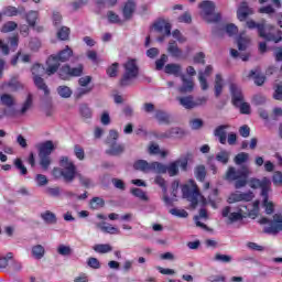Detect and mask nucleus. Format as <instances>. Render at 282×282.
I'll use <instances>...</instances> for the list:
<instances>
[{"label":"nucleus","mask_w":282,"mask_h":282,"mask_svg":"<svg viewBox=\"0 0 282 282\" xmlns=\"http://www.w3.org/2000/svg\"><path fill=\"white\" fill-rule=\"evenodd\" d=\"M133 12H135V3L132 1H128L123 7V17L126 21H129L131 17H133Z\"/></svg>","instance_id":"nucleus-32"},{"label":"nucleus","mask_w":282,"mask_h":282,"mask_svg":"<svg viewBox=\"0 0 282 282\" xmlns=\"http://www.w3.org/2000/svg\"><path fill=\"white\" fill-rule=\"evenodd\" d=\"M182 193L184 199H187V202H191V205L193 208L197 207V204H199V199H204V196H202V193H199V187H197V184H195V181H191L189 185H184L182 187Z\"/></svg>","instance_id":"nucleus-6"},{"label":"nucleus","mask_w":282,"mask_h":282,"mask_svg":"<svg viewBox=\"0 0 282 282\" xmlns=\"http://www.w3.org/2000/svg\"><path fill=\"white\" fill-rule=\"evenodd\" d=\"M57 252H58L62 257H69V254H72V247L65 246V245H59V246L57 247Z\"/></svg>","instance_id":"nucleus-52"},{"label":"nucleus","mask_w":282,"mask_h":282,"mask_svg":"<svg viewBox=\"0 0 282 282\" xmlns=\"http://www.w3.org/2000/svg\"><path fill=\"white\" fill-rule=\"evenodd\" d=\"M276 73H263V72H251L249 73V75L247 76L250 80H253L254 85H257V87H262L265 83V80H268L269 76H275Z\"/></svg>","instance_id":"nucleus-13"},{"label":"nucleus","mask_w":282,"mask_h":282,"mask_svg":"<svg viewBox=\"0 0 282 282\" xmlns=\"http://www.w3.org/2000/svg\"><path fill=\"white\" fill-rule=\"evenodd\" d=\"M34 105V99L32 98V94H29L25 100L21 104L20 108L17 109L12 116H26L28 111L32 109Z\"/></svg>","instance_id":"nucleus-14"},{"label":"nucleus","mask_w":282,"mask_h":282,"mask_svg":"<svg viewBox=\"0 0 282 282\" xmlns=\"http://www.w3.org/2000/svg\"><path fill=\"white\" fill-rule=\"evenodd\" d=\"M59 166L61 167L53 169V177L56 180L63 177L65 182H74L76 178V165L74 164V161L69 160V156H61Z\"/></svg>","instance_id":"nucleus-3"},{"label":"nucleus","mask_w":282,"mask_h":282,"mask_svg":"<svg viewBox=\"0 0 282 282\" xmlns=\"http://www.w3.org/2000/svg\"><path fill=\"white\" fill-rule=\"evenodd\" d=\"M208 282H226V275L224 274H209L207 276Z\"/></svg>","instance_id":"nucleus-59"},{"label":"nucleus","mask_w":282,"mask_h":282,"mask_svg":"<svg viewBox=\"0 0 282 282\" xmlns=\"http://www.w3.org/2000/svg\"><path fill=\"white\" fill-rule=\"evenodd\" d=\"M199 219H208V212L205 208H200L199 215L194 217V221L198 228H203V230H207L208 227L206 224L199 221Z\"/></svg>","instance_id":"nucleus-27"},{"label":"nucleus","mask_w":282,"mask_h":282,"mask_svg":"<svg viewBox=\"0 0 282 282\" xmlns=\"http://www.w3.org/2000/svg\"><path fill=\"white\" fill-rule=\"evenodd\" d=\"M26 22L29 23V25L31 28H34L36 25V21L39 19V11H30L29 13H26Z\"/></svg>","instance_id":"nucleus-44"},{"label":"nucleus","mask_w":282,"mask_h":282,"mask_svg":"<svg viewBox=\"0 0 282 282\" xmlns=\"http://www.w3.org/2000/svg\"><path fill=\"white\" fill-rule=\"evenodd\" d=\"M252 14H254V11L248 7V2H241L237 10V18L240 21H246V19Z\"/></svg>","instance_id":"nucleus-17"},{"label":"nucleus","mask_w":282,"mask_h":282,"mask_svg":"<svg viewBox=\"0 0 282 282\" xmlns=\"http://www.w3.org/2000/svg\"><path fill=\"white\" fill-rule=\"evenodd\" d=\"M217 162H220L221 164H228L230 160V152L223 150L216 155Z\"/></svg>","instance_id":"nucleus-47"},{"label":"nucleus","mask_w":282,"mask_h":282,"mask_svg":"<svg viewBox=\"0 0 282 282\" xmlns=\"http://www.w3.org/2000/svg\"><path fill=\"white\" fill-rule=\"evenodd\" d=\"M56 149L54 147V142L47 140L45 142L37 144L40 166H42L43 171H47L52 164V152Z\"/></svg>","instance_id":"nucleus-5"},{"label":"nucleus","mask_w":282,"mask_h":282,"mask_svg":"<svg viewBox=\"0 0 282 282\" xmlns=\"http://www.w3.org/2000/svg\"><path fill=\"white\" fill-rule=\"evenodd\" d=\"M273 84V99L274 100H280L282 101V74L281 73H275Z\"/></svg>","instance_id":"nucleus-15"},{"label":"nucleus","mask_w":282,"mask_h":282,"mask_svg":"<svg viewBox=\"0 0 282 282\" xmlns=\"http://www.w3.org/2000/svg\"><path fill=\"white\" fill-rule=\"evenodd\" d=\"M188 158L189 155L187 154L175 161L176 165L180 166L182 171H186L188 169Z\"/></svg>","instance_id":"nucleus-54"},{"label":"nucleus","mask_w":282,"mask_h":282,"mask_svg":"<svg viewBox=\"0 0 282 282\" xmlns=\"http://www.w3.org/2000/svg\"><path fill=\"white\" fill-rule=\"evenodd\" d=\"M93 250H95V252H98L99 254H107L108 252H111L113 248L111 247V245L105 243V245H95L93 247Z\"/></svg>","instance_id":"nucleus-38"},{"label":"nucleus","mask_w":282,"mask_h":282,"mask_svg":"<svg viewBox=\"0 0 282 282\" xmlns=\"http://www.w3.org/2000/svg\"><path fill=\"white\" fill-rule=\"evenodd\" d=\"M0 100L4 107H14V97L9 94H4L0 97Z\"/></svg>","instance_id":"nucleus-49"},{"label":"nucleus","mask_w":282,"mask_h":282,"mask_svg":"<svg viewBox=\"0 0 282 282\" xmlns=\"http://www.w3.org/2000/svg\"><path fill=\"white\" fill-rule=\"evenodd\" d=\"M61 59L56 55H51L46 59V72H58L61 67Z\"/></svg>","instance_id":"nucleus-22"},{"label":"nucleus","mask_w":282,"mask_h":282,"mask_svg":"<svg viewBox=\"0 0 282 282\" xmlns=\"http://www.w3.org/2000/svg\"><path fill=\"white\" fill-rule=\"evenodd\" d=\"M225 32H227L228 36H235L239 32V28L235 24H227L225 28Z\"/></svg>","instance_id":"nucleus-63"},{"label":"nucleus","mask_w":282,"mask_h":282,"mask_svg":"<svg viewBox=\"0 0 282 282\" xmlns=\"http://www.w3.org/2000/svg\"><path fill=\"white\" fill-rule=\"evenodd\" d=\"M229 128H230V124H220L215 128L214 135L215 138H218L220 144H226V140H227L226 131H228Z\"/></svg>","instance_id":"nucleus-19"},{"label":"nucleus","mask_w":282,"mask_h":282,"mask_svg":"<svg viewBox=\"0 0 282 282\" xmlns=\"http://www.w3.org/2000/svg\"><path fill=\"white\" fill-rule=\"evenodd\" d=\"M237 45L240 52L248 50V45H250V36L246 35V32L240 33L237 39Z\"/></svg>","instance_id":"nucleus-25"},{"label":"nucleus","mask_w":282,"mask_h":282,"mask_svg":"<svg viewBox=\"0 0 282 282\" xmlns=\"http://www.w3.org/2000/svg\"><path fill=\"white\" fill-rule=\"evenodd\" d=\"M224 89V79L221 78V75H216V82H215V96L216 98H219L221 96V91Z\"/></svg>","instance_id":"nucleus-40"},{"label":"nucleus","mask_w":282,"mask_h":282,"mask_svg":"<svg viewBox=\"0 0 282 282\" xmlns=\"http://www.w3.org/2000/svg\"><path fill=\"white\" fill-rule=\"evenodd\" d=\"M250 207L246 205H240L238 212H231V207L227 206L223 209L221 215L226 217L229 224H235V221H241L243 217H257L259 215V200L253 202Z\"/></svg>","instance_id":"nucleus-2"},{"label":"nucleus","mask_w":282,"mask_h":282,"mask_svg":"<svg viewBox=\"0 0 282 282\" xmlns=\"http://www.w3.org/2000/svg\"><path fill=\"white\" fill-rule=\"evenodd\" d=\"M249 186L253 189H261L262 206L265 208L267 215H272V213H274V203L269 202V195L272 192V181L265 176L262 177V180L250 178Z\"/></svg>","instance_id":"nucleus-1"},{"label":"nucleus","mask_w":282,"mask_h":282,"mask_svg":"<svg viewBox=\"0 0 282 282\" xmlns=\"http://www.w3.org/2000/svg\"><path fill=\"white\" fill-rule=\"evenodd\" d=\"M170 213L174 217H181L182 219H186V217H188V212L184 209L172 208Z\"/></svg>","instance_id":"nucleus-55"},{"label":"nucleus","mask_w":282,"mask_h":282,"mask_svg":"<svg viewBox=\"0 0 282 282\" xmlns=\"http://www.w3.org/2000/svg\"><path fill=\"white\" fill-rule=\"evenodd\" d=\"M162 166H163V171L158 172V175L169 173L170 177H175V175L180 174V166L177 165V163L175 161L170 163L169 166H166L162 163Z\"/></svg>","instance_id":"nucleus-21"},{"label":"nucleus","mask_w":282,"mask_h":282,"mask_svg":"<svg viewBox=\"0 0 282 282\" xmlns=\"http://www.w3.org/2000/svg\"><path fill=\"white\" fill-rule=\"evenodd\" d=\"M264 24H265L264 21H262L261 23H257L253 20L247 21V28H249V30H254L257 28L259 36H263V25Z\"/></svg>","instance_id":"nucleus-36"},{"label":"nucleus","mask_w":282,"mask_h":282,"mask_svg":"<svg viewBox=\"0 0 282 282\" xmlns=\"http://www.w3.org/2000/svg\"><path fill=\"white\" fill-rule=\"evenodd\" d=\"M184 130L182 128H171L165 132H160L158 138L160 140L171 139V138H183Z\"/></svg>","instance_id":"nucleus-16"},{"label":"nucleus","mask_w":282,"mask_h":282,"mask_svg":"<svg viewBox=\"0 0 282 282\" xmlns=\"http://www.w3.org/2000/svg\"><path fill=\"white\" fill-rule=\"evenodd\" d=\"M206 78H208V73H200L198 76V80L200 83V87L203 91H206L208 89V82H206Z\"/></svg>","instance_id":"nucleus-56"},{"label":"nucleus","mask_w":282,"mask_h":282,"mask_svg":"<svg viewBox=\"0 0 282 282\" xmlns=\"http://www.w3.org/2000/svg\"><path fill=\"white\" fill-rule=\"evenodd\" d=\"M35 182H36L37 186H47V184H48L47 176H45L43 174H36Z\"/></svg>","instance_id":"nucleus-61"},{"label":"nucleus","mask_w":282,"mask_h":282,"mask_svg":"<svg viewBox=\"0 0 282 282\" xmlns=\"http://www.w3.org/2000/svg\"><path fill=\"white\" fill-rule=\"evenodd\" d=\"M200 8V17L207 23H215L219 21V14L215 13V2L213 1H204L203 3L199 4Z\"/></svg>","instance_id":"nucleus-10"},{"label":"nucleus","mask_w":282,"mask_h":282,"mask_svg":"<svg viewBox=\"0 0 282 282\" xmlns=\"http://www.w3.org/2000/svg\"><path fill=\"white\" fill-rule=\"evenodd\" d=\"M14 166L18 169V171H20V175H28V167H25L21 159H17L14 161Z\"/></svg>","instance_id":"nucleus-53"},{"label":"nucleus","mask_w":282,"mask_h":282,"mask_svg":"<svg viewBox=\"0 0 282 282\" xmlns=\"http://www.w3.org/2000/svg\"><path fill=\"white\" fill-rule=\"evenodd\" d=\"M93 90H94V87L80 86L79 88H77L75 90L76 100H80V98H83V96H87V94H91Z\"/></svg>","instance_id":"nucleus-33"},{"label":"nucleus","mask_w":282,"mask_h":282,"mask_svg":"<svg viewBox=\"0 0 282 282\" xmlns=\"http://www.w3.org/2000/svg\"><path fill=\"white\" fill-rule=\"evenodd\" d=\"M102 206H105V200L100 197H94L90 200V208L93 210H98V208H102Z\"/></svg>","instance_id":"nucleus-51"},{"label":"nucleus","mask_w":282,"mask_h":282,"mask_svg":"<svg viewBox=\"0 0 282 282\" xmlns=\"http://www.w3.org/2000/svg\"><path fill=\"white\" fill-rule=\"evenodd\" d=\"M14 30H17V24L13 21H9L6 24H3L1 32H3L4 34H7L8 32H14Z\"/></svg>","instance_id":"nucleus-58"},{"label":"nucleus","mask_w":282,"mask_h":282,"mask_svg":"<svg viewBox=\"0 0 282 282\" xmlns=\"http://www.w3.org/2000/svg\"><path fill=\"white\" fill-rule=\"evenodd\" d=\"M249 176L250 169H248V166L245 165L239 170L229 166L225 174V180H227V182H235V188L239 189L250 184V181H248Z\"/></svg>","instance_id":"nucleus-4"},{"label":"nucleus","mask_w":282,"mask_h":282,"mask_svg":"<svg viewBox=\"0 0 282 282\" xmlns=\"http://www.w3.org/2000/svg\"><path fill=\"white\" fill-rule=\"evenodd\" d=\"M252 199H254V193L252 191L240 192V202H252Z\"/></svg>","instance_id":"nucleus-60"},{"label":"nucleus","mask_w":282,"mask_h":282,"mask_svg":"<svg viewBox=\"0 0 282 282\" xmlns=\"http://www.w3.org/2000/svg\"><path fill=\"white\" fill-rule=\"evenodd\" d=\"M31 254L33 259L40 261V259H43V257H45V247H43V245L33 246L31 249Z\"/></svg>","instance_id":"nucleus-30"},{"label":"nucleus","mask_w":282,"mask_h":282,"mask_svg":"<svg viewBox=\"0 0 282 282\" xmlns=\"http://www.w3.org/2000/svg\"><path fill=\"white\" fill-rule=\"evenodd\" d=\"M33 80L37 89H41L42 91H44V96H50V88L47 87V85L45 84V80L42 77L35 75L33 77Z\"/></svg>","instance_id":"nucleus-31"},{"label":"nucleus","mask_w":282,"mask_h":282,"mask_svg":"<svg viewBox=\"0 0 282 282\" xmlns=\"http://www.w3.org/2000/svg\"><path fill=\"white\" fill-rule=\"evenodd\" d=\"M135 171H141V173H156L164 171L162 163L154 161L149 163L147 160H138L133 164Z\"/></svg>","instance_id":"nucleus-8"},{"label":"nucleus","mask_w":282,"mask_h":282,"mask_svg":"<svg viewBox=\"0 0 282 282\" xmlns=\"http://www.w3.org/2000/svg\"><path fill=\"white\" fill-rule=\"evenodd\" d=\"M109 149L106 151L108 155H122L124 153V145L117 143L116 141H109Z\"/></svg>","instance_id":"nucleus-20"},{"label":"nucleus","mask_w":282,"mask_h":282,"mask_svg":"<svg viewBox=\"0 0 282 282\" xmlns=\"http://www.w3.org/2000/svg\"><path fill=\"white\" fill-rule=\"evenodd\" d=\"M217 195H219V191L213 189L212 194L208 196V202H209L212 208H215V209H217V204H219V202H221V199H219V197H217Z\"/></svg>","instance_id":"nucleus-42"},{"label":"nucleus","mask_w":282,"mask_h":282,"mask_svg":"<svg viewBox=\"0 0 282 282\" xmlns=\"http://www.w3.org/2000/svg\"><path fill=\"white\" fill-rule=\"evenodd\" d=\"M126 72H139L140 66L138 65V59L130 58L123 65Z\"/></svg>","instance_id":"nucleus-39"},{"label":"nucleus","mask_w":282,"mask_h":282,"mask_svg":"<svg viewBox=\"0 0 282 282\" xmlns=\"http://www.w3.org/2000/svg\"><path fill=\"white\" fill-rule=\"evenodd\" d=\"M80 72H61L58 73V78L61 80H72V78L80 77Z\"/></svg>","instance_id":"nucleus-37"},{"label":"nucleus","mask_w":282,"mask_h":282,"mask_svg":"<svg viewBox=\"0 0 282 282\" xmlns=\"http://www.w3.org/2000/svg\"><path fill=\"white\" fill-rule=\"evenodd\" d=\"M57 94L61 98H72V88L68 86H59L57 87Z\"/></svg>","instance_id":"nucleus-46"},{"label":"nucleus","mask_w":282,"mask_h":282,"mask_svg":"<svg viewBox=\"0 0 282 282\" xmlns=\"http://www.w3.org/2000/svg\"><path fill=\"white\" fill-rule=\"evenodd\" d=\"M21 12H25L23 7L17 9V7L9 6L3 9L2 14L4 17H18Z\"/></svg>","instance_id":"nucleus-29"},{"label":"nucleus","mask_w":282,"mask_h":282,"mask_svg":"<svg viewBox=\"0 0 282 282\" xmlns=\"http://www.w3.org/2000/svg\"><path fill=\"white\" fill-rule=\"evenodd\" d=\"M74 154L77 158V160H85V150L80 145H75L74 147Z\"/></svg>","instance_id":"nucleus-62"},{"label":"nucleus","mask_w":282,"mask_h":282,"mask_svg":"<svg viewBox=\"0 0 282 282\" xmlns=\"http://www.w3.org/2000/svg\"><path fill=\"white\" fill-rule=\"evenodd\" d=\"M167 52L169 54H171V56H174L175 58H180L182 56V50L177 47V43L175 42L169 43Z\"/></svg>","instance_id":"nucleus-34"},{"label":"nucleus","mask_w":282,"mask_h":282,"mask_svg":"<svg viewBox=\"0 0 282 282\" xmlns=\"http://www.w3.org/2000/svg\"><path fill=\"white\" fill-rule=\"evenodd\" d=\"M228 204H237V202H241V192L237 191L229 195L227 199Z\"/></svg>","instance_id":"nucleus-57"},{"label":"nucleus","mask_w":282,"mask_h":282,"mask_svg":"<svg viewBox=\"0 0 282 282\" xmlns=\"http://www.w3.org/2000/svg\"><path fill=\"white\" fill-rule=\"evenodd\" d=\"M230 91L235 107H239V105L243 102V94L241 93V88L235 84H231Z\"/></svg>","instance_id":"nucleus-18"},{"label":"nucleus","mask_w":282,"mask_h":282,"mask_svg":"<svg viewBox=\"0 0 282 282\" xmlns=\"http://www.w3.org/2000/svg\"><path fill=\"white\" fill-rule=\"evenodd\" d=\"M74 54V51L69 48V46H66L65 50L61 51L57 55L58 59L65 63V61H69L72 58V55Z\"/></svg>","instance_id":"nucleus-41"},{"label":"nucleus","mask_w":282,"mask_h":282,"mask_svg":"<svg viewBox=\"0 0 282 282\" xmlns=\"http://www.w3.org/2000/svg\"><path fill=\"white\" fill-rule=\"evenodd\" d=\"M261 39H265V41H273V43H279L282 41V32L274 26H265L263 25Z\"/></svg>","instance_id":"nucleus-11"},{"label":"nucleus","mask_w":282,"mask_h":282,"mask_svg":"<svg viewBox=\"0 0 282 282\" xmlns=\"http://www.w3.org/2000/svg\"><path fill=\"white\" fill-rule=\"evenodd\" d=\"M151 83L150 77H145L143 73L140 72H126L120 80L121 87H128V85H133V83Z\"/></svg>","instance_id":"nucleus-9"},{"label":"nucleus","mask_w":282,"mask_h":282,"mask_svg":"<svg viewBox=\"0 0 282 282\" xmlns=\"http://www.w3.org/2000/svg\"><path fill=\"white\" fill-rule=\"evenodd\" d=\"M167 76H174L175 78H181L183 85L180 88L181 94H191L195 89V83L193 82V76L195 72L180 73V72H167Z\"/></svg>","instance_id":"nucleus-7"},{"label":"nucleus","mask_w":282,"mask_h":282,"mask_svg":"<svg viewBox=\"0 0 282 282\" xmlns=\"http://www.w3.org/2000/svg\"><path fill=\"white\" fill-rule=\"evenodd\" d=\"M130 193L134 197H138V199H141V202H149V196L147 195V192L142 191V188L133 187Z\"/></svg>","instance_id":"nucleus-35"},{"label":"nucleus","mask_w":282,"mask_h":282,"mask_svg":"<svg viewBox=\"0 0 282 282\" xmlns=\"http://www.w3.org/2000/svg\"><path fill=\"white\" fill-rule=\"evenodd\" d=\"M149 155H161V158H166L169 152L165 150L160 149V144L158 143H150L148 147Z\"/></svg>","instance_id":"nucleus-26"},{"label":"nucleus","mask_w":282,"mask_h":282,"mask_svg":"<svg viewBox=\"0 0 282 282\" xmlns=\"http://www.w3.org/2000/svg\"><path fill=\"white\" fill-rule=\"evenodd\" d=\"M194 173H195L196 180H198L199 182H204V180H206V166L204 165L196 166Z\"/></svg>","instance_id":"nucleus-43"},{"label":"nucleus","mask_w":282,"mask_h":282,"mask_svg":"<svg viewBox=\"0 0 282 282\" xmlns=\"http://www.w3.org/2000/svg\"><path fill=\"white\" fill-rule=\"evenodd\" d=\"M272 182L274 186H282V173L280 171L274 172Z\"/></svg>","instance_id":"nucleus-64"},{"label":"nucleus","mask_w":282,"mask_h":282,"mask_svg":"<svg viewBox=\"0 0 282 282\" xmlns=\"http://www.w3.org/2000/svg\"><path fill=\"white\" fill-rule=\"evenodd\" d=\"M154 32H158L159 34H163L164 36H171V23L166 20H159L153 25ZM164 36L158 37L159 43H162L164 41Z\"/></svg>","instance_id":"nucleus-12"},{"label":"nucleus","mask_w":282,"mask_h":282,"mask_svg":"<svg viewBox=\"0 0 282 282\" xmlns=\"http://www.w3.org/2000/svg\"><path fill=\"white\" fill-rule=\"evenodd\" d=\"M57 39H59V41H68L69 40V28L62 26L61 30L57 31Z\"/></svg>","instance_id":"nucleus-50"},{"label":"nucleus","mask_w":282,"mask_h":282,"mask_svg":"<svg viewBox=\"0 0 282 282\" xmlns=\"http://www.w3.org/2000/svg\"><path fill=\"white\" fill-rule=\"evenodd\" d=\"M97 228H100L102 232H107L108 235H120V229H118V227L107 225V223H98Z\"/></svg>","instance_id":"nucleus-28"},{"label":"nucleus","mask_w":282,"mask_h":282,"mask_svg":"<svg viewBox=\"0 0 282 282\" xmlns=\"http://www.w3.org/2000/svg\"><path fill=\"white\" fill-rule=\"evenodd\" d=\"M176 100L180 102L181 107H184V109H195V98L191 95L176 97Z\"/></svg>","instance_id":"nucleus-23"},{"label":"nucleus","mask_w":282,"mask_h":282,"mask_svg":"<svg viewBox=\"0 0 282 282\" xmlns=\"http://www.w3.org/2000/svg\"><path fill=\"white\" fill-rule=\"evenodd\" d=\"M75 177H78L79 184H82V186H85V188H91V186H94V182H91V178H89L83 174L76 173Z\"/></svg>","instance_id":"nucleus-45"},{"label":"nucleus","mask_w":282,"mask_h":282,"mask_svg":"<svg viewBox=\"0 0 282 282\" xmlns=\"http://www.w3.org/2000/svg\"><path fill=\"white\" fill-rule=\"evenodd\" d=\"M40 217L47 226H54V224H57L58 221V218H56V214L52 213L51 210H45L41 213Z\"/></svg>","instance_id":"nucleus-24"},{"label":"nucleus","mask_w":282,"mask_h":282,"mask_svg":"<svg viewBox=\"0 0 282 282\" xmlns=\"http://www.w3.org/2000/svg\"><path fill=\"white\" fill-rule=\"evenodd\" d=\"M250 154L246 153V152H240L238 153L235 159L234 162L235 164H237L238 166H241V164L246 163L247 160H249Z\"/></svg>","instance_id":"nucleus-48"}]
</instances>
